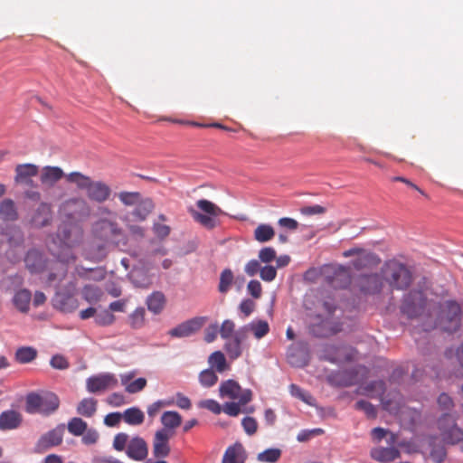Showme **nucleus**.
Segmentation results:
<instances>
[{
    "mask_svg": "<svg viewBox=\"0 0 463 463\" xmlns=\"http://www.w3.org/2000/svg\"><path fill=\"white\" fill-rule=\"evenodd\" d=\"M275 235L273 227L269 224H260L254 230V239L259 242L269 241Z\"/></svg>",
    "mask_w": 463,
    "mask_h": 463,
    "instance_id": "a19ab883",
    "label": "nucleus"
},
{
    "mask_svg": "<svg viewBox=\"0 0 463 463\" xmlns=\"http://www.w3.org/2000/svg\"><path fill=\"white\" fill-rule=\"evenodd\" d=\"M355 286L364 295H374L381 292L383 281L376 273L362 274L356 278Z\"/></svg>",
    "mask_w": 463,
    "mask_h": 463,
    "instance_id": "2eb2a0df",
    "label": "nucleus"
},
{
    "mask_svg": "<svg viewBox=\"0 0 463 463\" xmlns=\"http://www.w3.org/2000/svg\"><path fill=\"white\" fill-rule=\"evenodd\" d=\"M354 409L364 411L368 419H375L377 417V410L373 404L366 400H359L354 404Z\"/></svg>",
    "mask_w": 463,
    "mask_h": 463,
    "instance_id": "3c124183",
    "label": "nucleus"
},
{
    "mask_svg": "<svg viewBox=\"0 0 463 463\" xmlns=\"http://www.w3.org/2000/svg\"><path fill=\"white\" fill-rule=\"evenodd\" d=\"M91 233L95 240L100 243L98 250L100 255H105L107 248H122L128 244V236L119 226L117 221L108 218H100L93 222Z\"/></svg>",
    "mask_w": 463,
    "mask_h": 463,
    "instance_id": "f257e3e1",
    "label": "nucleus"
},
{
    "mask_svg": "<svg viewBox=\"0 0 463 463\" xmlns=\"http://www.w3.org/2000/svg\"><path fill=\"white\" fill-rule=\"evenodd\" d=\"M341 346L336 345L327 344L325 345L322 350V358L331 364H339L344 359L340 355Z\"/></svg>",
    "mask_w": 463,
    "mask_h": 463,
    "instance_id": "e433bc0d",
    "label": "nucleus"
},
{
    "mask_svg": "<svg viewBox=\"0 0 463 463\" xmlns=\"http://www.w3.org/2000/svg\"><path fill=\"white\" fill-rule=\"evenodd\" d=\"M437 402L439 406L444 411H450L454 406L452 398L445 392L439 395Z\"/></svg>",
    "mask_w": 463,
    "mask_h": 463,
    "instance_id": "774afa93",
    "label": "nucleus"
},
{
    "mask_svg": "<svg viewBox=\"0 0 463 463\" xmlns=\"http://www.w3.org/2000/svg\"><path fill=\"white\" fill-rule=\"evenodd\" d=\"M115 321V316L108 309L102 310L95 317V323L101 326L111 325Z\"/></svg>",
    "mask_w": 463,
    "mask_h": 463,
    "instance_id": "bf43d9fd",
    "label": "nucleus"
},
{
    "mask_svg": "<svg viewBox=\"0 0 463 463\" xmlns=\"http://www.w3.org/2000/svg\"><path fill=\"white\" fill-rule=\"evenodd\" d=\"M161 423L166 433L175 434V430L182 423V416L175 411H166L161 416Z\"/></svg>",
    "mask_w": 463,
    "mask_h": 463,
    "instance_id": "cd10ccee",
    "label": "nucleus"
},
{
    "mask_svg": "<svg viewBox=\"0 0 463 463\" xmlns=\"http://www.w3.org/2000/svg\"><path fill=\"white\" fill-rule=\"evenodd\" d=\"M204 317H195L187 319L168 331V335L175 338L189 337L197 333L203 326Z\"/></svg>",
    "mask_w": 463,
    "mask_h": 463,
    "instance_id": "f8f14e48",
    "label": "nucleus"
},
{
    "mask_svg": "<svg viewBox=\"0 0 463 463\" xmlns=\"http://www.w3.org/2000/svg\"><path fill=\"white\" fill-rule=\"evenodd\" d=\"M102 294V290L94 285H86L82 289V296L89 303H95L99 301Z\"/></svg>",
    "mask_w": 463,
    "mask_h": 463,
    "instance_id": "de8ad7c7",
    "label": "nucleus"
},
{
    "mask_svg": "<svg viewBox=\"0 0 463 463\" xmlns=\"http://www.w3.org/2000/svg\"><path fill=\"white\" fill-rule=\"evenodd\" d=\"M64 176L62 169L59 166L46 165L42 169L41 183L48 186H53Z\"/></svg>",
    "mask_w": 463,
    "mask_h": 463,
    "instance_id": "bb28decb",
    "label": "nucleus"
},
{
    "mask_svg": "<svg viewBox=\"0 0 463 463\" xmlns=\"http://www.w3.org/2000/svg\"><path fill=\"white\" fill-rule=\"evenodd\" d=\"M118 200L125 206H135L143 196L139 192L121 191L117 194Z\"/></svg>",
    "mask_w": 463,
    "mask_h": 463,
    "instance_id": "c03bdc74",
    "label": "nucleus"
},
{
    "mask_svg": "<svg viewBox=\"0 0 463 463\" xmlns=\"http://www.w3.org/2000/svg\"><path fill=\"white\" fill-rule=\"evenodd\" d=\"M155 203L149 197L142 196L139 202L134 206L131 215L136 222H144L153 212Z\"/></svg>",
    "mask_w": 463,
    "mask_h": 463,
    "instance_id": "393cba45",
    "label": "nucleus"
},
{
    "mask_svg": "<svg viewBox=\"0 0 463 463\" xmlns=\"http://www.w3.org/2000/svg\"><path fill=\"white\" fill-rule=\"evenodd\" d=\"M438 428L445 443L455 445L463 440V430L450 414L444 413L439 418Z\"/></svg>",
    "mask_w": 463,
    "mask_h": 463,
    "instance_id": "6e6552de",
    "label": "nucleus"
},
{
    "mask_svg": "<svg viewBox=\"0 0 463 463\" xmlns=\"http://www.w3.org/2000/svg\"><path fill=\"white\" fill-rule=\"evenodd\" d=\"M0 218L5 222H14L18 220L19 214L14 202L5 198L0 202Z\"/></svg>",
    "mask_w": 463,
    "mask_h": 463,
    "instance_id": "7c9ffc66",
    "label": "nucleus"
},
{
    "mask_svg": "<svg viewBox=\"0 0 463 463\" xmlns=\"http://www.w3.org/2000/svg\"><path fill=\"white\" fill-rule=\"evenodd\" d=\"M2 233L5 236L9 246L12 248L22 247L24 243V235L19 226L8 225Z\"/></svg>",
    "mask_w": 463,
    "mask_h": 463,
    "instance_id": "c85d7f7f",
    "label": "nucleus"
},
{
    "mask_svg": "<svg viewBox=\"0 0 463 463\" xmlns=\"http://www.w3.org/2000/svg\"><path fill=\"white\" fill-rule=\"evenodd\" d=\"M218 381L216 373L212 369H205L199 374V382L203 387H212Z\"/></svg>",
    "mask_w": 463,
    "mask_h": 463,
    "instance_id": "864d4df0",
    "label": "nucleus"
},
{
    "mask_svg": "<svg viewBox=\"0 0 463 463\" xmlns=\"http://www.w3.org/2000/svg\"><path fill=\"white\" fill-rule=\"evenodd\" d=\"M133 378V373L121 374V383L126 386L125 390L128 393H137L141 392L146 386V379L139 377L130 383Z\"/></svg>",
    "mask_w": 463,
    "mask_h": 463,
    "instance_id": "2f4dec72",
    "label": "nucleus"
},
{
    "mask_svg": "<svg viewBox=\"0 0 463 463\" xmlns=\"http://www.w3.org/2000/svg\"><path fill=\"white\" fill-rule=\"evenodd\" d=\"M173 437V433H166L165 430H157L153 439V455L156 458H165L169 456L170 439Z\"/></svg>",
    "mask_w": 463,
    "mask_h": 463,
    "instance_id": "f3484780",
    "label": "nucleus"
},
{
    "mask_svg": "<svg viewBox=\"0 0 463 463\" xmlns=\"http://www.w3.org/2000/svg\"><path fill=\"white\" fill-rule=\"evenodd\" d=\"M31 299V291L27 288H22L14 293L12 301L17 310L22 313H27L30 309Z\"/></svg>",
    "mask_w": 463,
    "mask_h": 463,
    "instance_id": "c756f323",
    "label": "nucleus"
},
{
    "mask_svg": "<svg viewBox=\"0 0 463 463\" xmlns=\"http://www.w3.org/2000/svg\"><path fill=\"white\" fill-rule=\"evenodd\" d=\"M99 434L94 428H87L81 435V442L86 446L94 445L99 441Z\"/></svg>",
    "mask_w": 463,
    "mask_h": 463,
    "instance_id": "052dcab7",
    "label": "nucleus"
},
{
    "mask_svg": "<svg viewBox=\"0 0 463 463\" xmlns=\"http://www.w3.org/2000/svg\"><path fill=\"white\" fill-rule=\"evenodd\" d=\"M129 440V436L127 433L119 432L115 435L112 447L117 451H126Z\"/></svg>",
    "mask_w": 463,
    "mask_h": 463,
    "instance_id": "6e6d98bb",
    "label": "nucleus"
},
{
    "mask_svg": "<svg viewBox=\"0 0 463 463\" xmlns=\"http://www.w3.org/2000/svg\"><path fill=\"white\" fill-rule=\"evenodd\" d=\"M241 392V387L238 382L229 379L222 382L219 387L221 397H228L232 400H236Z\"/></svg>",
    "mask_w": 463,
    "mask_h": 463,
    "instance_id": "473e14b6",
    "label": "nucleus"
},
{
    "mask_svg": "<svg viewBox=\"0 0 463 463\" xmlns=\"http://www.w3.org/2000/svg\"><path fill=\"white\" fill-rule=\"evenodd\" d=\"M247 453L241 442L229 446L222 457V463H245Z\"/></svg>",
    "mask_w": 463,
    "mask_h": 463,
    "instance_id": "b1692460",
    "label": "nucleus"
},
{
    "mask_svg": "<svg viewBox=\"0 0 463 463\" xmlns=\"http://www.w3.org/2000/svg\"><path fill=\"white\" fill-rule=\"evenodd\" d=\"M65 424L60 423L55 428L43 434L35 443L33 451L35 453H43L48 449L60 446L63 440Z\"/></svg>",
    "mask_w": 463,
    "mask_h": 463,
    "instance_id": "9d476101",
    "label": "nucleus"
},
{
    "mask_svg": "<svg viewBox=\"0 0 463 463\" xmlns=\"http://www.w3.org/2000/svg\"><path fill=\"white\" fill-rule=\"evenodd\" d=\"M15 175L14 182L18 184H23L31 188H36L37 183L33 181V177L39 174V166L31 164H19L14 168Z\"/></svg>",
    "mask_w": 463,
    "mask_h": 463,
    "instance_id": "ddd939ff",
    "label": "nucleus"
},
{
    "mask_svg": "<svg viewBox=\"0 0 463 463\" xmlns=\"http://www.w3.org/2000/svg\"><path fill=\"white\" fill-rule=\"evenodd\" d=\"M196 206L200 211L194 208L188 209L194 221L207 230L214 229L217 226V217L222 213V210L213 202L206 199L198 200Z\"/></svg>",
    "mask_w": 463,
    "mask_h": 463,
    "instance_id": "20e7f679",
    "label": "nucleus"
},
{
    "mask_svg": "<svg viewBox=\"0 0 463 463\" xmlns=\"http://www.w3.org/2000/svg\"><path fill=\"white\" fill-rule=\"evenodd\" d=\"M385 279L392 289L405 290L412 282V274L405 264L392 261L387 265Z\"/></svg>",
    "mask_w": 463,
    "mask_h": 463,
    "instance_id": "39448f33",
    "label": "nucleus"
},
{
    "mask_svg": "<svg viewBox=\"0 0 463 463\" xmlns=\"http://www.w3.org/2000/svg\"><path fill=\"white\" fill-rule=\"evenodd\" d=\"M439 321L442 331L449 335L457 333L462 326V308L454 299L446 300L440 309Z\"/></svg>",
    "mask_w": 463,
    "mask_h": 463,
    "instance_id": "7ed1b4c3",
    "label": "nucleus"
},
{
    "mask_svg": "<svg viewBox=\"0 0 463 463\" xmlns=\"http://www.w3.org/2000/svg\"><path fill=\"white\" fill-rule=\"evenodd\" d=\"M53 302L55 308L65 313L73 312L79 306L77 298L69 292H57Z\"/></svg>",
    "mask_w": 463,
    "mask_h": 463,
    "instance_id": "5701e85b",
    "label": "nucleus"
},
{
    "mask_svg": "<svg viewBox=\"0 0 463 463\" xmlns=\"http://www.w3.org/2000/svg\"><path fill=\"white\" fill-rule=\"evenodd\" d=\"M426 302L427 298L423 290L411 289L403 296L400 309L408 318H414L423 312Z\"/></svg>",
    "mask_w": 463,
    "mask_h": 463,
    "instance_id": "423d86ee",
    "label": "nucleus"
},
{
    "mask_svg": "<svg viewBox=\"0 0 463 463\" xmlns=\"http://www.w3.org/2000/svg\"><path fill=\"white\" fill-rule=\"evenodd\" d=\"M64 214L71 220L81 222L87 220L91 214V208L86 199L72 197L62 203Z\"/></svg>",
    "mask_w": 463,
    "mask_h": 463,
    "instance_id": "1a4fd4ad",
    "label": "nucleus"
},
{
    "mask_svg": "<svg viewBox=\"0 0 463 463\" xmlns=\"http://www.w3.org/2000/svg\"><path fill=\"white\" fill-rule=\"evenodd\" d=\"M50 364L52 368L58 370H65L68 369L70 366V363L68 362L66 357L58 354L52 356L50 360Z\"/></svg>",
    "mask_w": 463,
    "mask_h": 463,
    "instance_id": "680f3d73",
    "label": "nucleus"
},
{
    "mask_svg": "<svg viewBox=\"0 0 463 463\" xmlns=\"http://www.w3.org/2000/svg\"><path fill=\"white\" fill-rule=\"evenodd\" d=\"M38 352L33 346H20L14 353V360L21 364L33 362L37 357Z\"/></svg>",
    "mask_w": 463,
    "mask_h": 463,
    "instance_id": "f704fd0d",
    "label": "nucleus"
},
{
    "mask_svg": "<svg viewBox=\"0 0 463 463\" xmlns=\"http://www.w3.org/2000/svg\"><path fill=\"white\" fill-rule=\"evenodd\" d=\"M233 272L230 269H224L220 275L218 290L222 294H226L233 282Z\"/></svg>",
    "mask_w": 463,
    "mask_h": 463,
    "instance_id": "a18cd8bd",
    "label": "nucleus"
},
{
    "mask_svg": "<svg viewBox=\"0 0 463 463\" xmlns=\"http://www.w3.org/2000/svg\"><path fill=\"white\" fill-rule=\"evenodd\" d=\"M59 406L60 399L53 392H45L41 395L32 392L25 398V411L29 414L40 413L50 416L59 409Z\"/></svg>",
    "mask_w": 463,
    "mask_h": 463,
    "instance_id": "f03ea898",
    "label": "nucleus"
},
{
    "mask_svg": "<svg viewBox=\"0 0 463 463\" xmlns=\"http://www.w3.org/2000/svg\"><path fill=\"white\" fill-rule=\"evenodd\" d=\"M24 263L31 274H41L48 268L49 260L42 250L30 249L24 256Z\"/></svg>",
    "mask_w": 463,
    "mask_h": 463,
    "instance_id": "4468645a",
    "label": "nucleus"
},
{
    "mask_svg": "<svg viewBox=\"0 0 463 463\" xmlns=\"http://www.w3.org/2000/svg\"><path fill=\"white\" fill-rule=\"evenodd\" d=\"M241 425L243 427L244 431L250 436L255 434L257 431L258 423L253 417H244L241 420Z\"/></svg>",
    "mask_w": 463,
    "mask_h": 463,
    "instance_id": "0e129e2a",
    "label": "nucleus"
},
{
    "mask_svg": "<svg viewBox=\"0 0 463 463\" xmlns=\"http://www.w3.org/2000/svg\"><path fill=\"white\" fill-rule=\"evenodd\" d=\"M118 383L115 375L110 373H99L89 377L86 381L87 391L90 393L104 392Z\"/></svg>",
    "mask_w": 463,
    "mask_h": 463,
    "instance_id": "dca6fc26",
    "label": "nucleus"
},
{
    "mask_svg": "<svg viewBox=\"0 0 463 463\" xmlns=\"http://www.w3.org/2000/svg\"><path fill=\"white\" fill-rule=\"evenodd\" d=\"M358 372L354 368L332 373L328 375V382L336 387H349L357 383Z\"/></svg>",
    "mask_w": 463,
    "mask_h": 463,
    "instance_id": "6ab92c4d",
    "label": "nucleus"
},
{
    "mask_svg": "<svg viewBox=\"0 0 463 463\" xmlns=\"http://www.w3.org/2000/svg\"><path fill=\"white\" fill-rule=\"evenodd\" d=\"M259 259L265 263L271 262L276 259V250L272 247L262 248L259 251Z\"/></svg>",
    "mask_w": 463,
    "mask_h": 463,
    "instance_id": "338daca9",
    "label": "nucleus"
},
{
    "mask_svg": "<svg viewBox=\"0 0 463 463\" xmlns=\"http://www.w3.org/2000/svg\"><path fill=\"white\" fill-rule=\"evenodd\" d=\"M71 232L67 226L59 227L55 237L52 239L54 244L59 243V249L52 251V255L62 264L73 262L76 260L71 245L70 244Z\"/></svg>",
    "mask_w": 463,
    "mask_h": 463,
    "instance_id": "0eeeda50",
    "label": "nucleus"
},
{
    "mask_svg": "<svg viewBox=\"0 0 463 463\" xmlns=\"http://www.w3.org/2000/svg\"><path fill=\"white\" fill-rule=\"evenodd\" d=\"M235 325L232 320L226 319L222 322L221 327H219V333L221 337L223 339L232 338V335L234 332Z\"/></svg>",
    "mask_w": 463,
    "mask_h": 463,
    "instance_id": "e2e57ef3",
    "label": "nucleus"
},
{
    "mask_svg": "<svg viewBox=\"0 0 463 463\" xmlns=\"http://www.w3.org/2000/svg\"><path fill=\"white\" fill-rule=\"evenodd\" d=\"M123 415L126 423L132 426H137L144 422V412L137 407H130L127 409Z\"/></svg>",
    "mask_w": 463,
    "mask_h": 463,
    "instance_id": "4c0bfd02",
    "label": "nucleus"
},
{
    "mask_svg": "<svg viewBox=\"0 0 463 463\" xmlns=\"http://www.w3.org/2000/svg\"><path fill=\"white\" fill-rule=\"evenodd\" d=\"M22 414L14 410H7L0 414V430H15L22 424Z\"/></svg>",
    "mask_w": 463,
    "mask_h": 463,
    "instance_id": "a878e982",
    "label": "nucleus"
},
{
    "mask_svg": "<svg viewBox=\"0 0 463 463\" xmlns=\"http://www.w3.org/2000/svg\"><path fill=\"white\" fill-rule=\"evenodd\" d=\"M281 457V450L277 448L267 449L257 456V460L265 463H275Z\"/></svg>",
    "mask_w": 463,
    "mask_h": 463,
    "instance_id": "49530a36",
    "label": "nucleus"
},
{
    "mask_svg": "<svg viewBox=\"0 0 463 463\" xmlns=\"http://www.w3.org/2000/svg\"><path fill=\"white\" fill-rule=\"evenodd\" d=\"M289 391L293 397H296L307 404H312V401L314 400L313 396L298 385L291 383Z\"/></svg>",
    "mask_w": 463,
    "mask_h": 463,
    "instance_id": "603ef678",
    "label": "nucleus"
},
{
    "mask_svg": "<svg viewBox=\"0 0 463 463\" xmlns=\"http://www.w3.org/2000/svg\"><path fill=\"white\" fill-rule=\"evenodd\" d=\"M69 183L75 184L80 190L88 191L93 180L80 172H71L66 175Z\"/></svg>",
    "mask_w": 463,
    "mask_h": 463,
    "instance_id": "58836bf2",
    "label": "nucleus"
},
{
    "mask_svg": "<svg viewBox=\"0 0 463 463\" xmlns=\"http://www.w3.org/2000/svg\"><path fill=\"white\" fill-rule=\"evenodd\" d=\"M126 455L136 461H142L148 455V447L146 441L140 436L137 435L130 439L128 446L126 449Z\"/></svg>",
    "mask_w": 463,
    "mask_h": 463,
    "instance_id": "aec40b11",
    "label": "nucleus"
},
{
    "mask_svg": "<svg viewBox=\"0 0 463 463\" xmlns=\"http://www.w3.org/2000/svg\"><path fill=\"white\" fill-rule=\"evenodd\" d=\"M326 279L334 288H347L352 282L350 269L337 265L333 268L332 274L327 276Z\"/></svg>",
    "mask_w": 463,
    "mask_h": 463,
    "instance_id": "a211bd4d",
    "label": "nucleus"
},
{
    "mask_svg": "<svg viewBox=\"0 0 463 463\" xmlns=\"http://www.w3.org/2000/svg\"><path fill=\"white\" fill-rule=\"evenodd\" d=\"M98 402L94 398H84L77 405V413L85 418H91L97 411Z\"/></svg>",
    "mask_w": 463,
    "mask_h": 463,
    "instance_id": "c9c22d12",
    "label": "nucleus"
},
{
    "mask_svg": "<svg viewBox=\"0 0 463 463\" xmlns=\"http://www.w3.org/2000/svg\"><path fill=\"white\" fill-rule=\"evenodd\" d=\"M175 401L173 399L170 400H158L147 407V415L149 418L154 419L160 409L164 406H171L173 405Z\"/></svg>",
    "mask_w": 463,
    "mask_h": 463,
    "instance_id": "5fc2aeb1",
    "label": "nucleus"
},
{
    "mask_svg": "<svg viewBox=\"0 0 463 463\" xmlns=\"http://www.w3.org/2000/svg\"><path fill=\"white\" fill-rule=\"evenodd\" d=\"M260 276L262 280L270 282L276 279L277 269L271 265H266L260 269Z\"/></svg>",
    "mask_w": 463,
    "mask_h": 463,
    "instance_id": "69168bd1",
    "label": "nucleus"
},
{
    "mask_svg": "<svg viewBox=\"0 0 463 463\" xmlns=\"http://www.w3.org/2000/svg\"><path fill=\"white\" fill-rule=\"evenodd\" d=\"M111 188L103 181H93L86 192L90 201L103 203L110 198Z\"/></svg>",
    "mask_w": 463,
    "mask_h": 463,
    "instance_id": "412c9836",
    "label": "nucleus"
},
{
    "mask_svg": "<svg viewBox=\"0 0 463 463\" xmlns=\"http://www.w3.org/2000/svg\"><path fill=\"white\" fill-rule=\"evenodd\" d=\"M209 364L214 366L219 373H222L227 368L226 359L221 351H215L209 356Z\"/></svg>",
    "mask_w": 463,
    "mask_h": 463,
    "instance_id": "8fccbe9b",
    "label": "nucleus"
},
{
    "mask_svg": "<svg viewBox=\"0 0 463 463\" xmlns=\"http://www.w3.org/2000/svg\"><path fill=\"white\" fill-rule=\"evenodd\" d=\"M226 343L224 345V350L226 351L228 356L232 360H235L239 358L242 354V347L238 340H234L232 337L226 339Z\"/></svg>",
    "mask_w": 463,
    "mask_h": 463,
    "instance_id": "09e8293b",
    "label": "nucleus"
},
{
    "mask_svg": "<svg viewBox=\"0 0 463 463\" xmlns=\"http://www.w3.org/2000/svg\"><path fill=\"white\" fill-rule=\"evenodd\" d=\"M317 322L309 326V333L317 338H326L332 336L342 330L340 322H332L328 318H323L320 315L317 316Z\"/></svg>",
    "mask_w": 463,
    "mask_h": 463,
    "instance_id": "9b49d317",
    "label": "nucleus"
},
{
    "mask_svg": "<svg viewBox=\"0 0 463 463\" xmlns=\"http://www.w3.org/2000/svg\"><path fill=\"white\" fill-rule=\"evenodd\" d=\"M430 456L435 463H442L447 457L445 447L442 445H432Z\"/></svg>",
    "mask_w": 463,
    "mask_h": 463,
    "instance_id": "13d9d810",
    "label": "nucleus"
},
{
    "mask_svg": "<svg viewBox=\"0 0 463 463\" xmlns=\"http://www.w3.org/2000/svg\"><path fill=\"white\" fill-rule=\"evenodd\" d=\"M247 325L257 339L264 337L269 331V326L266 320L255 319Z\"/></svg>",
    "mask_w": 463,
    "mask_h": 463,
    "instance_id": "ea45409f",
    "label": "nucleus"
},
{
    "mask_svg": "<svg viewBox=\"0 0 463 463\" xmlns=\"http://www.w3.org/2000/svg\"><path fill=\"white\" fill-rule=\"evenodd\" d=\"M371 436L375 442H380L384 438H386L387 444H394L396 441L395 435L382 427L373 428L371 431Z\"/></svg>",
    "mask_w": 463,
    "mask_h": 463,
    "instance_id": "37998d69",
    "label": "nucleus"
},
{
    "mask_svg": "<svg viewBox=\"0 0 463 463\" xmlns=\"http://www.w3.org/2000/svg\"><path fill=\"white\" fill-rule=\"evenodd\" d=\"M145 319V308L137 307L129 316V323L133 328H139L142 326Z\"/></svg>",
    "mask_w": 463,
    "mask_h": 463,
    "instance_id": "4d7b16f0",
    "label": "nucleus"
},
{
    "mask_svg": "<svg viewBox=\"0 0 463 463\" xmlns=\"http://www.w3.org/2000/svg\"><path fill=\"white\" fill-rule=\"evenodd\" d=\"M165 304V295L160 291L153 292L146 298L147 308L155 315H158L163 311Z\"/></svg>",
    "mask_w": 463,
    "mask_h": 463,
    "instance_id": "72a5a7b5",
    "label": "nucleus"
},
{
    "mask_svg": "<svg viewBox=\"0 0 463 463\" xmlns=\"http://www.w3.org/2000/svg\"><path fill=\"white\" fill-rule=\"evenodd\" d=\"M88 428V424L80 417L71 418L67 424L68 431L76 437L81 436Z\"/></svg>",
    "mask_w": 463,
    "mask_h": 463,
    "instance_id": "79ce46f5",
    "label": "nucleus"
},
{
    "mask_svg": "<svg viewBox=\"0 0 463 463\" xmlns=\"http://www.w3.org/2000/svg\"><path fill=\"white\" fill-rule=\"evenodd\" d=\"M388 447H376L371 449L370 455L372 458L378 462L388 463L395 460L400 457L399 449L394 444H388Z\"/></svg>",
    "mask_w": 463,
    "mask_h": 463,
    "instance_id": "4be33fe9",
    "label": "nucleus"
}]
</instances>
